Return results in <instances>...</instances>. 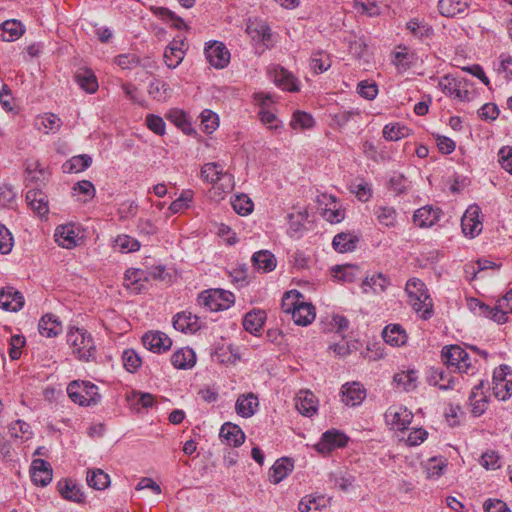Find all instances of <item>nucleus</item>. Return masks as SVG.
<instances>
[{"instance_id": "nucleus-1", "label": "nucleus", "mask_w": 512, "mask_h": 512, "mask_svg": "<svg viewBox=\"0 0 512 512\" xmlns=\"http://www.w3.org/2000/svg\"><path fill=\"white\" fill-rule=\"evenodd\" d=\"M405 291L414 311L422 319H430L433 315V304L424 282L418 278H412L407 281Z\"/></svg>"}, {"instance_id": "nucleus-2", "label": "nucleus", "mask_w": 512, "mask_h": 512, "mask_svg": "<svg viewBox=\"0 0 512 512\" xmlns=\"http://www.w3.org/2000/svg\"><path fill=\"white\" fill-rule=\"evenodd\" d=\"M67 343L72 348V354L80 361H94L96 346L92 335L83 328H71L67 333Z\"/></svg>"}, {"instance_id": "nucleus-3", "label": "nucleus", "mask_w": 512, "mask_h": 512, "mask_svg": "<svg viewBox=\"0 0 512 512\" xmlns=\"http://www.w3.org/2000/svg\"><path fill=\"white\" fill-rule=\"evenodd\" d=\"M69 398L81 406L96 405L100 400L98 387L91 382L72 381L67 387Z\"/></svg>"}, {"instance_id": "nucleus-4", "label": "nucleus", "mask_w": 512, "mask_h": 512, "mask_svg": "<svg viewBox=\"0 0 512 512\" xmlns=\"http://www.w3.org/2000/svg\"><path fill=\"white\" fill-rule=\"evenodd\" d=\"M198 303L210 311L226 310L234 303V295L221 289L207 290L198 296Z\"/></svg>"}, {"instance_id": "nucleus-5", "label": "nucleus", "mask_w": 512, "mask_h": 512, "mask_svg": "<svg viewBox=\"0 0 512 512\" xmlns=\"http://www.w3.org/2000/svg\"><path fill=\"white\" fill-rule=\"evenodd\" d=\"M442 359L448 367H454L459 372L468 373L472 369L469 354L458 345L444 347Z\"/></svg>"}, {"instance_id": "nucleus-6", "label": "nucleus", "mask_w": 512, "mask_h": 512, "mask_svg": "<svg viewBox=\"0 0 512 512\" xmlns=\"http://www.w3.org/2000/svg\"><path fill=\"white\" fill-rule=\"evenodd\" d=\"M205 56L211 66L216 69H223L230 62L229 50L219 41H214L205 47Z\"/></svg>"}, {"instance_id": "nucleus-7", "label": "nucleus", "mask_w": 512, "mask_h": 512, "mask_svg": "<svg viewBox=\"0 0 512 512\" xmlns=\"http://www.w3.org/2000/svg\"><path fill=\"white\" fill-rule=\"evenodd\" d=\"M465 85L464 80L451 76H444L439 81V87L445 95L460 101L469 100V91L465 88Z\"/></svg>"}, {"instance_id": "nucleus-8", "label": "nucleus", "mask_w": 512, "mask_h": 512, "mask_svg": "<svg viewBox=\"0 0 512 512\" xmlns=\"http://www.w3.org/2000/svg\"><path fill=\"white\" fill-rule=\"evenodd\" d=\"M480 208L477 205L469 206L461 219L462 231L466 236L474 238L482 231V222L479 220Z\"/></svg>"}, {"instance_id": "nucleus-9", "label": "nucleus", "mask_w": 512, "mask_h": 512, "mask_svg": "<svg viewBox=\"0 0 512 512\" xmlns=\"http://www.w3.org/2000/svg\"><path fill=\"white\" fill-rule=\"evenodd\" d=\"M412 419V413L404 407H390L385 413L386 423L396 430L407 429Z\"/></svg>"}, {"instance_id": "nucleus-10", "label": "nucleus", "mask_w": 512, "mask_h": 512, "mask_svg": "<svg viewBox=\"0 0 512 512\" xmlns=\"http://www.w3.org/2000/svg\"><path fill=\"white\" fill-rule=\"evenodd\" d=\"M142 342L145 348L155 353L166 352L171 348L172 341L163 332L150 331L143 335Z\"/></svg>"}, {"instance_id": "nucleus-11", "label": "nucleus", "mask_w": 512, "mask_h": 512, "mask_svg": "<svg viewBox=\"0 0 512 512\" xmlns=\"http://www.w3.org/2000/svg\"><path fill=\"white\" fill-rule=\"evenodd\" d=\"M342 402L347 406H358L366 397V390L360 382L345 383L341 388Z\"/></svg>"}, {"instance_id": "nucleus-12", "label": "nucleus", "mask_w": 512, "mask_h": 512, "mask_svg": "<svg viewBox=\"0 0 512 512\" xmlns=\"http://www.w3.org/2000/svg\"><path fill=\"white\" fill-rule=\"evenodd\" d=\"M52 467L43 459H35L31 465L32 481L41 486H46L52 481Z\"/></svg>"}, {"instance_id": "nucleus-13", "label": "nucleus", "mask_w": 512, "mask_h": 512, "mask_svg": "<svg viewBox=\"0 0 512 512\" xmlns=\"http://www.w3.org/2000/svg\"><path fill=\"white\" fill-rule=\"evenodd\" d=\"M26 202L39 216H44L49 211L47 195L40 188H29L26 193Z\"/></svg>"}, {"instance_id": "nucleus-14", "label": "nucleus", "mask_w": 512, "mask_h": 512, "mask_svg": "<svg viewBox=\"0 0 512 512\" xmlns=\"http://www.w3.org/2000/svg\"><path fill=\"white\" fill-rule=\"evenodd\" d=\"M173 327L183 333H195L201 326L199 318L191 312L182 311L177 313L173 318Z\"/></svg>"}, {"instance_id": "nucleus-15", "label": "nucleus", "mask_w": 512, "mask_h": 512, "mask_svg": "<svg viewBox=\"0 0 512 512\" xmlns=\"http://www.w3.org/2000/svg\"><path fill=\"white\" fill-rule=\"evenodd\" d=\"M259 406L258 397L254 393L241 394L235 403L236 413L243 418L252 417Z\"/></svg>"}, {"instance_id": "nucleus-16", "label": "nucleus", "mask_w": 512, "mask_h": 512, "mask_svg": "<svg viewBox=\"0 0 512 512\" xmlns=\"http://www.w3.org/2000/svg\"><path fill=\"white\" fill-rule=\"evenodd\" d=\"M24 305L22 294L12 287L0 290V308L7 311H19Z\"/></svg>"}, {"instance_id": "nucleus-17", "label": "nucleus", "mask_w": 512, "mask_h": 512, "mask_svg": "<svg viewBox=\"0 0 512 512\" xmlns=\"http://www.w3.org/2000/svg\"><path fill=\"white\" fill-rule=\"evenodd\" d=\"M49 172L38 162L32 161L26 168V182L30 188H39L48 180Z\"/></svg>"}, {"instance_id": "nucleus-18", "label": "nucleus", "mask_w": 512, "mask_h": 512, "mask_svg": "<svg viewBox=\"0 0 512 512\" xmlns=\"http://www.w3.org/2000/svg\"><path fill=\"white\" fill-rule=\"evenodd\" d=\"M348 442V437L337 430L326 431L323 433L321 441L317 448L319 451H331L336 448L344 447Z\"/></svg>"}, {"instance_id": "nucleus-19", "label": "nucleus", "mask_w": 512, "mask_h": 512, "mask_svg": "<svg viewBox=\"0 0 512 512\" xmlns=\"http://www.w3.org/2000/svg\"><path fill=\"white\" fill-rule=\"evenodd\" d=\"M74 79L80 88L89 94L95 93L99 87L97 77L88 67H79L74 74Z\"/></svg>"}, {"instance_id": "nucleus-20", "label": "nucleus", "mask_w": 512, "mask_h": 512, "mask_svg": "<svg viewBox=\"0 0 512 512\" xmlns=\"http://www.w3.org/2000/svg\"><path fill=\"white\" fill-rule=\"evenodd\" d=\"M54 237L58 245L66 249L75 247L80 239L79 234L71 224L58 226L55 230Z\"/></svg>"}, {"instance_id": "nucleus-21", "label": "nucleus", "mask_w": 512, "mask_h": 512, "mask_svg": "<svg viewBox=\"0 0 512 512\" xmlns=\"http://www.w3.org/2000/svg\"><path fill=\"white\" fill-rule=\"evenodd\" d=\"M440 214L441 211L438 208L434 209L427 205L414 212L413 221L421 228L431 227L439 220Z\"/></svg>"}, {"instance_id": "nucleus-22", "label": "nucleus", "mask_w": 512, "mask_h": 512, "mask_svg": "<svg viewBox=\"0 0 512 512\" xmlns=\"http://www.w3.org/2000/svg\"><path fill=\"white\" fill-rule=\"evenodd\" d=\"M184 42L173 41L171 42L164 51V62L170 69H175L183 61L185 51L183 50Z\"/></svg>"}, {"instance_id": "nucleus-23", "label": "nucleus", "mask_w": 512, "mask_h": 512, "mask_svg": "<svg viewBox=\"0 0 512 512\" xmlns=\"http://www.w3.org/2000/svg\"><path fill=\"white\" fill-rule=\"evenodd\" d=\"M219 435L229 446L233 447H239L245 441V434L241 428L230 422L222 425Z\"/></svg>"}, {"instance_id": "nucleus-24", "label": "nucleus", "mask_w": 512, "mask_h": 512, "mask_svg": "<svg viewBox=\"0 0 512 512\" xmlns=\"http://www.w3.org/2000/svg\"><path fill=\"white\" fill-rule=\"evenodd\" d=\"M296 409L300 414L311 417L317 412V400L310 391H300L296 398Z\"/></svg>"}, {"instance_id": "nucleus-25", "label": "nucleus", "mask_w": 512, "mask_h": 512, "mask_svg": "<svg viewBox=\"0 0 512 512\" xmlns=\"http://www.w3.org/2000/svg\"><path fill=\"white\" fill-rule=\"evenodd\" d=\"M252 263L255 269L266 273L276 268L277 260L270 251L260 250L253 254Z\"/></svg>"}, {"instance_id": "nucleus-26", "label": "nucleus", "mask_w": 512, "mask_h": 512, "mask_svg": "<svg viewBox=\"0 0 512 512\" xmlns=\"http://www.w3.org/2000/svg\"><path fill=\"white\" fill-rule=\"evenodd\" d=\"M58 491L63 498L76 503L84 502V493L72 480L64 479L58 482Z\"/></svg>"}, {"instance_id": "nucleus-27", "label": "nucleus", "mask_w": 512, "mask_h": 512, "mask_svg": "<svg viewBox=\"0 0 512 512\" xmlns=\"http://www.w3.org/2000/svg\"><path fill=\"white\" fill-rule=\"evenodd\" d=\"M483 387L484 382L480 381L479 384L474 386L469 396L471 412L476 417L482 415L487 407V399L482 393Z\"/></svg>"}, {"instance_id": "nucleus-28", "label": "nucleus", "mask_w": 512, "mask_h": 512, "mask_svg": "<svg viewBox=\"0 0 512 512\" xmlns=\"http://www.w3.org/2000/svg\"><path fill=\"white\" fill-rule=\"evenodd\" d=\"M254 98L257 101V103L261 106L259 115H260V119H261L262 123L269 124L270 129H275V130L278 129L279 128L278 124L273 125V123L277 121L276 115L273 112L265 109V107L268 106V104L272 102L271 95L264 94V93H256L254 95Z\"/></svg>"}, {"instance_id": "nucleus-29", "label": "nucleus", "mask_w": 512, "mask_h": 512, "mask_svg": "<svg viewBox=\"0 0 512 512\" xmlns=\"http://www.w3.org/2000/svg\"><path fill=\"white\" fill-rule=\"evenodd\" d=\"M265 320V311L253 310L245 315L243 320V327L247 332L253 335H257L262 330Z\"/></svg>"}, {"instance_id": "nucleus-30", "label": "nucleus", "mask_w": 512, "mask_h": 512, "mask_svg": "<svg viewBox=\"0 0 512 512\" xmlns=\"http://www.w3.org/2000/svg\"><path fill=\"white\" fill-rule=\"evenodd\" d=\"M470 0H439L438 9L445 17H454L465 12L469 7Z\"/></svg>"}, {"instance_id": "nucleus-31", "label": "nucleus", "mask_w": 512, "mask_h": 512, "mask_svg": "<svg viewBox=\"0 0 512 512\" xmlns=\"http://www.w3.org/2000/svg\"><path fill=\"white\" fill-rule=\"evenodd\" d=\"M38 329L42 336L55 337L61 333L62 324L56 316L46 314L40 319Z\"/></svg>"}, {"instance_id": "nucleus-32", "label": "nucleus", "mask_w": 512, "mask_h": 512, "mask_svg": "<svg viewBox=\"0 0 512 512\" xmlns=\"http://www.w3.org/2000/svg\"><path fill=\"white\" fill-rule=\"evenodd\" d=\"M171 363L177 369H189L196 363L195 353L190 348H182L171 356Z\"/></svg>"}, {"instance_id": "nucleus-33", "label": "nucleus", "mask_w": 512, "mask_h": 512, "mask_svg": "<svg viewBox=\"0 0 512 512\" xmlns=\"http://www.w3.org/2000/svg\"><path fill=\"white\" fill-rule=\"evenodd\" d=\"M358 242V236L342 232L334 236L332 245L336 251L340 253H347L353 251Z\"/></svg>"}, {"instance_id": "nucleus-34", "label": "nucleus", "mask_w": 512, "mask_h": 512, "mask_svg": "<svg viewBox=\"0 0 512 512\" xmlns=\"http://www.w3.org/2000/svg\"><path fill=\"white\" fill-rule=\"evenodd\" d=\"M24 33L23 25L15 19L7 20L0 26V38L11 42L17 40Z\"/></svg>"}, {"instance_id": "nucleus-35", "label": "nucleus", "mask_w": 512, "mask_h": 512, "mask_svg": "<svg viewBox=\"0 0 512 512\" xmlns=\"http://www.w3.org/2000/svg\"><path fill=\"white\" fill-rule=\"evenodd\" d=\"M294 468L289 458L278 459L271 468L270 481L274 484L280 483Z\"/></svg>"}, {"instance_id": "nucleus-36", "label": "nucleus", "mask_w": 512, "mask_h": 512, "mask_svg": "<svg viewBox=\"0 0 512 512\" xmlns=\"http://www.w3.org/2000/svg\"><path fill=\"white\" fill-rule=\"evenodd\" d=\"M291 317L295 324L307 326L315 318V308L312 304L303 301L301 304H298L296 311L293 312Z\"/></svg>"}, {"instance_id": "nucleus-37", "label": "nucleus", "mask_w": 512, "mask_h": 512, "mask_svg": "<svg viewBox=\"0 0 512 512\" xmlns=\"http://www.w3.org/2000/svg\"><path fill=\"white\" fill-rule=\"evenodd\" d=\"M390 284V279L386 275L375 273L364 279L362 288L364 292H367L366 287H369L374 293L380 294L383 293Z\"/></svg>"}, {"instance_id": "nucleus-38", "label": "nucleus", "mask_w": 512, "mask_h": 512, "mask_svg": "<svg viewBox=\"0 0 512 512\" xmlns=\"http://www.w3.org/2000/svg\"><path fill=\"white\" fill-rule=\"evenodd\" d=\"M382 335L385 342L392 346H400L406 342V333L398 324L386 326Z\"/></svg>"}, {"instance_id": "nucleus-39", "label": "nucleus", "mask_w": 512, "mask_h": 512, "mask_svg": "<svg viewBox=\"0 0 512 512\" xmlns=\"http://www.w3.org/2000/svg\"><path fill=\"white\" fill-rule=\"evenodd\" d=\"M374 215L378 222L386 227H395L397 223V212L394 207L380 205L374 209Z\"/></svg>"}, {"instance_id": "nucleus-40", "label": "nucleus", "mask_w": 512, "mask_h": 512, "mask_svg": "<svg viewBox=\"0 0 512 512\" xmlns=\"http://www.w3.org/2000/svg\"><path fill=\"white\" fill-rule=\"evenodd\" d=\"M273 79L274 83L283 90L290 92L298 90L293 75L284 68L275 69Z\"/></svg>"}, {"instance_id": "nucleus-41", "label": "nucleus", "mask_w": 512, "mask_h": 512, "mask_svg": "<svg viewBox=\"0 0 512 512\" xmlns=\"http://www.w3.org/2000/svg\"><path fill=\"white\" fill-rule=\"evenodd\" d=\"M429 383L442 390L453 389L454 380L440 368H433L430 371Z\"/></svg>"}, {"instance_id": "nucleus-42", "label": "nucleus", "mask_w": 512, "mask_h": 512, "mask_svg": "<svg viewBox=\"0 0 512 512\" xmlns=\"http://www.w3.org/2000/svg\"><path fill=\"white\" fill-rule=\"evenodd\" d=\"M92 163V158L87 154L72 157L63 165V169L70 173H79L87 169Z\"/></svg>"}, {"instance_id": "nucleus-43", "label": "nucleus", "mask_w": 512, "mask_h": 512, "mask_svg": "<svg viewBox=\"0 0 512 512\" xmlns=\"http://www.w3.org/2000/svg\"><path fill=\"white\" fill-rule=\"evenodd\" d=\"M87 484L96 490H103L110 484V477L101 469L89 470L87 473Z\"/></svg>"}, {"instance_id": "nucleus-44", "label": "nucleus", "mask_w": 512, "mask_h": 512, "mask_svg": "<svg viewBox=\"0 0 512 512\" xmlns=\"http://www.w3.org/2000/svg\"><path fill=\"white\" fill-rule=\"evenodd\" d=\"M333 276L342 282H353L356 280L359 268L355 265H340L332 268Z\"/></svg>"}, {"instance_id": "nucleus-45", "label": "nucleus", "mask_w": 512, "mask_h": 512, "mask_svg": "<svg viewBox=\"0 0 512 512\" xmlns=\"http://www.w3.org/2000/svg\"><path fill=\"white\" fill-rule=\"evenodd\" d=\"M148 93L153 99L164 102L170 97L171 89L166 82L156 79L149 84Z\"/></svg>"}, {"instance_id": "nucleus-46", "label": "nucleus", "mask_w": 512, "mask_h": 512, "mask_svg": "<svg viewBox=\"0 0 512 512\" xmlns=\"http://www.w3.org/2000/svg\"><path fill=\"white\" fill-rule=\"evenodd\" d=\"M127 399L137 411L141 408L148 409L154 405V396L150 393L132 391L131 394L127 396Z\"/></svg>"}, {"instance_id": "nucleus-47", "label": "nucleus", "mask_w": 512, "mask_h": 512, "mask_svg": "<svg viewBox=\"0 0 512 512\" xmlns=\"http://www.w3.org/2000/svg\"><path fill=\"white\" fill-rule=\"evenodd\" d=\"M417 373L414 370L403 371L395 374L394 382L405 391H411L417 386Z\"/></svg>"}, {"instance_id": "nucleus-48", "label": "nucleus", "mask_w": 512, "mask_h": 512, "mask_svg": "<svg viewBox=\"0 0 512 512\" xmlns=\"http://www.w3.org/2000/svg\"><path fill=\"white\" fill-rule=\"evenodd\" d=\"M224 170L220 163H206L201 168V177L209 183H217L220 180Z\"/></svg>"}, {"instance_id": "nucleus-49", "label": "nucleus", "mask_w": 512, "mask_h": 512, "mask_svg": "<svg viewBox=\"0 0 512 512\" xmlns=\"http://www.w3.org/2000/svg\"><path fill=\"white\" fill-rule=\"evenodd\" d=\"M303 301L304 297L300 292L296 290L288 291L285 293L282 299V310L283 312L291 314L292 316L293 312L296 311L298 304H301Z\"/></svg>"}, {"instance_id": "nucleus-50", "label": "nucleus", "mask_w": 512, "mask_h": 512, "mask_svg": "<svg viewBox=\"0 0 512 512\" xmlns=\"http://www.w3.org/2000/svg\"><path fill=\"white\" fill-rule=\"evenodd\" d=\"M409 129L399 123H390L383 128V137L389 141H398L409 134Z\"/></svg>"}, {"instance_id": "nucleus-51", "label": "nucleus", "mask_w": 512, "mask_h": 512, "mask_svg": "<svg viewBox=\"0 0 512 512\" xmlns=\"http://www.w3.org/2000/svg\"><path fill=\"white\" fill-rule=\"evenodd\" d=\"M328 499L324 496L311 497L307 496L302 498V500L298 504V509L300 512H311L320 510L321 507H325Z\"/></svg>"}, {"instance_id": "nucleus-52", "label": "nucleus", "mask_w": 512, "mask_h": 512, "mask_svg": "<svg viewBox=\"0 0 512 512\" xmlns=\"http://www.w3.org/2000/svg\"><path fill=\"white\" fill-rule=\"evenodd\" d=\"M231 205L236 213L243 216L250 214L253 210V202L246 194L235 196Z\"/></svg>"}, {"instance_id": "nucleus-53", "label": "nucleus", "mask_w": 512, "mask_h": 512, "mask_svg": "<svg viewBox=\"0 0 512 512\" xmlns=\"http://www.w3.org/2000/svg\"><path fill=\"white\" fill-rule=\"evenodd\" d=\"M122 360H123L125 369L131 373L136 372L142 364L141 357L133 349L125 350L122 355Z\"/></svg>"}, {"instance_id": "nucleus-54", "label": "nucleus", "mask_w": 512, "mask_h": 512, "mask_svg": "<svg viewBox=\"0 0 512 512\" xmlns=\"http://www.w3.org/2000/svg\"><path fill=\"white\" fill-rule=\"evenodd\" d=\"M314 123V118L310 114L297 111L294 113L290 125L293 129H309L314 126Z\"/></svg>"}, {"instance_id": "nucleus-55", "label": "nucleus", "mask_w": 512, "mask_h": 512, "mask_svg": "<svg viewBox=\"0 0 512 512\" xmlns=\"http://www.w3.org/2000/svg\"><path fill=\"white\" fill-rule=\"evenodd\" d=\"M492 391L494 396L501 401L509 399L512 395V375L509 377L508 381L494 383Z\"/></svg>"}, {"instance_id": "nucleus-56", "label": "nucleus", "mask_w": 512, "mask_h": 512, "mask_svg": "<svg viewBox=\"0 0 512 512\" xmlns=\"http://www.w3.org/2000/svg\"><path fill=\"white\" fill-rule=\"evenodd\" d=\"M359 95L367 100H373L378 94V87L375 82L363 80L357 85Z\"/></svg>"}, {"instance_id": "nucleus-57", "label": "nucleus", "mask_w": 512, "mask_h": 512, "mask_svg": "<svg viewBox=\"0 0 512 512\" xmlns=\"http://www.w3.org/2000/svg\"><path fill=\"white\" fill-rule=\"evenodd\" d=\"M406 27L415 37L420 39L428 36L431 32V27L418 19L410 20Z\"/></svg>"}, {"instance_id": "nucleus-58", "label": "nucleus", "mask_w": 512, "mask_h": 512, "mask_svg": "<svg viewBox=\"0 0 512 512\" xmlns=\"http://www.w3.org/2000/svg\"><path fill=\"white\" fill-rule=\"evenodd\" d=\"M446 467V461L438 458L429 459L426 465V473L428 478H438L443 474Z\"/></svg>"}, {"instance_id": "nucleus-59", "label": "nucleus", "mask_w": 512, "mask_h": 512, "mask_svg": "<svg viewBox=\"0 0 512 512\" xmlns=\"http://www.w3.org/2000/svg\"><path fill=\"white\" fill-rule=\"evenodd\" d=\"M39 120L40 124L45 129V133L57 132L62 125L61 119L53 113H47L43 115Z\"/></svg>"}, {"instance_id": "nucleus-60", "label": "nucleus", "mask_w": 512, "mask_h": 512, "mask_svg": "<svg viewBox=\"0 0 512 512\" xmlns=\"http://www.w3.org/2000/svg\"><path fill=\"white\" fill-rule=\"evenodd\" d=\"M74 193L82 194L84 197L83 202H87L95 196V187L92 182L88 180H82L77 182L73 187Z\"/></svg>"}, {"instance_id": "nucleus-61", "label": "nucleus", "mask_w": 512, "mask_h": 512, "mask_svg": "<svg viewBox=\"0 0 512 512\" xmlns=\"http://www.w3.org/2000/svg\"><path fill=\"white\" fill-rule=\"evenodd\" d=\"M14 240L11 232L0 223V253L8 254L11 252Z\"/></svg>"}, {"instance_id": "nucleus-62", "label": "nucleus", "mask_w": 512, "mask_h": 512, "mask_svg": "<svg viewBox=\"0 0 512 512\" xmlns=\"http://www.w3.org/2000/svg\"><path fill=\"white\" fill-rule=\"evenodd\" d=\"M26 343L25 337L22 335H13L9 342V356L12 360H17L21 356V349Z\"/></svg>"}, {"instance_id": "nucleus-63", "label": "nucleus", "mask_w": 512, "mask_h": 512, "mask_svg": "<svg viewBox=\"0 0 512 512\" xmlns=\"http://www.w3.org/2000/svg\"><path fill=\"white\" fill-rule=\"evenodd\" d=\"M201 123L206 133H212L218 127V116L211 110H204L201 113Z\"/></svg>"}, {"instance_id": "nucleus-64", "label": "nucleus", "mask_w": 512, "mask_h": 512, "mask_svg": "<svg viewBox=\"0 0 512 512\" xmlns=\"http://www.w3.org/2000/svg\"><path fill=\"white\" fill-rule=\"evenodd\" d=\"M501 167L512 174V147H502L498 153Z\"/></svg>"}]
</instances>
